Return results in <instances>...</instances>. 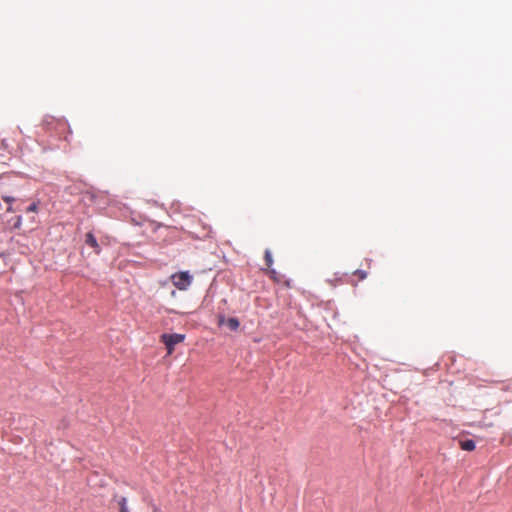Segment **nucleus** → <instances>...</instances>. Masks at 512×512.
I'll return each instance as SVG.
<instances>
[{
	"label": "nucleus",
	"instance_id": "f257e3e1",
	"mask_svg": "<svg viewBox=\"0 0 512 512\" xmlns=\"http://www.w3.org/2000/svg\"><path fill=\"white\" fill-rule=\"evenodd\" d=\"M171 280L177 289L186 290L191 285L193 277L187 271H182L173 274Z\"/></svg>",
	"mask_w": 512,
	"mask_h": 512
},
{
	"label": "nucleus",
	"instance_id": "f03ea898",
	"mask_svg": "<svg viewBox=\"0 0 512 512\" xmlns=\"http://www.w3.org/2000/svg\"><path fill=\"white\" fill-rule=\"evenodd\" d=\"M185 339V335L183 334H162L161 341L165 344L167 349V354L171 355L175 349V345L183 342Z\"/></svg>",
	"mask_w": 512,
	"mask_h": 512
},
{
	"label": "nucleus",
	"instance_id": "7ed1b4c3",
	"mask_svg": "<svg viewBox=\"0 0 512 512\" xmlns=\"http://www.w3.org/2000/svg\"><path fill=\"white\" fill-rule=\"evenodd\" d=\"M43 126L47 130H57L58 128H64L65 122L62 119L47 115L43 119Z\"/></svg>",
	"mask_w": 512,
	"mask_h": 512
},
{
	"label": "nucleus",
	"instance_id": "20e7f679",
	"mask_svg": "<svg viewBox=\"0 0 512 512\" xmlns=\"http://www.w3.org/2000/svg\"><path fill=\"white\" fill-rule=\"evenodd\" d=\"M85 243L88 246L94 248L96 253L100 252V246H99L95 236L93 235V233L89 232V233L86 234Z\"/></svg>",
	"mask_w": 512,
	"mask_h": 512
},
{
	"label": "nucleus",
	"instance_id": "39448f33",
	"mask_svg": "<svg viewBox=\"0 0 512 512\" xmlns=\"http://www.w3.org/2000/svg\"><path fill=\"white\" fill-rule=\"evenodd\" d=\"M118 512H131L128 506V500L126 497L121 496L117 498Z\"/></svg>",
	"mask_w": 512,
	"mask_h": 512
},
{
	"label": "nucleus",
	"instance_id": "423d86ee",
	"mask_svg": "<svg viewBox=\"0 0 512 512\" xmlns=\"http://www.w3.org/2000/svg\"><path fill=\"white\" fill-rule=\"evenodd\" d=\"M268 274L270 276V278L276 282V283H281L282 280H283V275H281L279 272H277L275 269L273 268H270L268 269Z\"/></svg>",
	"mask_w": 512,
	"mask_h": 512
},
{
	"label": "nucleus",
	"instance_id": "0eeeda50",
	"mask_svg": "<svg viewBox=\"0 0 512 512\" xmlns=\"http://www.w3.org/2000/svg\"><path fill=\"white\" fill-rule=\"evenodd\" d=\"M461 449L465 451H473L475 449V442L473 440H464L460 442Z\"/></svg>",
	"mask_w": 512,
	"mask_h": 512
},
{
	"label": "nucleus",
	"instance_id": "6e6552de",
	"mask_svg": "<svg viewBox=\"0 0 512 512\" xmlns=\"http://www.w3.org/2000/svg\"><path fill=\"white\" fill-rule=\"evenodd\" d=\"M226 325L228 326V328L230 330L235 331L239 328L240 322L237 318L231 317V318L227 319Z\"/></svg>",
	"mask_w": 512,
	"mask_h": 512
},
{
	"label": "nucleus",
	"instance_id": "1a4fd4ad",
	"mask_svg": "<svg viewBox=\"0 0 512 512\" xmlns=\"http://www.w3.org/2000/svg\"><path fill=\"white\" fill-rule=\"evenodd\" d=\"M264 260L266 262V266L268 267V269L272 268L273 258H272V254H271L270 250H268V249L265 250Z\"/></svg>",
	"mask_w": 512,
	"mask_h": 512
},
{
	"label": "nucleus",
	"instance_id": "9d476101",
	"mask_svg": "<svg viewBox=\"0 0 512 512\" xmlns=\"http://www.w3.org/2000/svg\"><path fill=\"white\" fill-rule=\"evenodd\" d=\"M355 276L358 277L359 280H364L367 277V272L364 270H356L353 273Z\"/></svg>",
	"mask_w": 512,
	"mask_h": 512
},
{
	"label": "nucleus",
	"instance_id": "9b49d317",
	"mask_svg": "<svg viewBox=\"0 0 512 512\" xmlns=\"http://www.w3.org/2000/svg\"><path fill=\"white\" fill-rule=\"evenodd\" d=\"M38 211V205L37 203H32L28 208L27 212H37Z\"/></svg>",
	"mask_w": 512,
	"mask_h": 512
},
{
	"label": "nucleus",
	"instance_id": "f8f14e48",
	"mask_svg": "<svg viewBox=\"0 0 512 512\" xmlns=\"http://www.w3.org/2000/svg\"><path fill=\"white\" fill-rule=\"evenodd\" d=\"M2 199H3L6 203H8L9 205H11V204H12V202L14 201V198H13V197H11V196H3V197H2Z\"/></svg>",
	"mask_w": 512,
	"mask_h": 512
},
{
	"label": "nucleus",
	"instance_id": "ddd939ff",
	"mask_svg": "<svg viewBox=\"0 0 512 512\" xmlns=\"http://www.w3.org/2000/svg\"><path fill=\"white\" fill-rule=\"evenodd\" d=\"M226 321H227V320L225 319V317H224L223 315H220V316L218 317V324H219V325L226 324Z\"/></svg>",
	"mask_w": 512,
	"mask_h": 512
},
{
	"label": "nucleus",
	"instance_id": "4468645a",
	"mask_svg": "<svg viewBox=\"0 0 512 512\" xmlns=\"http://www.w3.org/2000/svg\"><path fill=\"white\" fill-rule=\"evenodd\" d=\"M21 217L19 216L18 219H17V223L15 224L16 227H19L20 223H21Z\"/></svg>",
	"mask_w": 512,
	"mask_h": 512
},
{
	"label": "nucleus",
	"instance_id": "2eb2a0df",
	"mask_svg": "<svg viewBox=\"0 0 512 512\" xmlns=\"http://www.w3.org/2000/svg\"><path fill=\"white\" fill-rule=\"evenodd\" d=\"M13 211H14V210H13L12 206H11V205H9V207L7 208V212H13Z\"/></svg>",
	"mask_w": 512,
	"mask_h": 512
}]
</instances>
